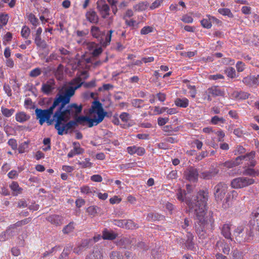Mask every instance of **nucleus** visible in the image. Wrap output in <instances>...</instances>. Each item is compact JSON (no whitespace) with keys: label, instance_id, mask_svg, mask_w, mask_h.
Returning a JSON list of instances; mask_svg holds the SVG:
<instances>
[{"label":"nucleus","instance_id":"48","mask_svg":"<svg viewBox=\"0 0 259 259\" xmlns=\"http://www.w3.org/2000/svg\"><path fill=\"white\" fill-rule=\"evenodd\" d=\"M73 151L75 152L77 155L82 154L84 150L83 148L80 147V145L78 142H73Z\"/></svg>","mask_w":259,"mask_h":259},{"label":"nucleus","instance_id":"15","mask_svg":"<svg viewBox=\"0 0 259 259\" xmlns=\"http://www.w3.org/2000/svg\"><path fill=\"white\" fill-rule=\"evenodd\" d=\"M232 224L226 223L223 225L221 228V234L227 239L233 241V235H231V228Z\"/></svg>","mask_w":259,"mask_h":259},{"label":"nucleus","instance_id":"36","mask_svg":"<svg viewBox=\"0 0 259 259\" xmlns=\"http://www.w3.org/2000/svg\"><path fill=\"white\" fill-rule=\"evenodd\" d=\"M163 215H160L158 213H150L148 214L147 219L149 221H156L163 220Z\"/></svg>","mask_w":259,"mask_h":259},{"label":"nucleus","instance_id":"55","mask_svg":"<svg viewBox=\"0 0 259 259\" xmlns=\"http://www.w3.org/2000/svg\"><path fill=\"white\" fill-rule=\"evenodd\" d=\"M12 34L10 32H8L6 33V34L3 37V44L4 45H7V42L11 41L12 39Z\"/></svg>","mask_w":259,"mask_h":259},{"label":"nucleus","instance_id":"49","mask_svg":"<svg viewBox=\"0 0 259 259\" xmlns=\"http://www.w3.org/2000/svg\"><path fill=\"white\" fill-rule=\"evenodd\" d=\"M30 34V29L27 26H24L22 27L21 31V36L27 39L29 36V35Z\"/></svg>","mask_w":259,"mask_h":259},{"label":"nucleus","instance_id":"35","mask_svg":"<svg viewBox=\"0 0 259 259\" xmlns=\"http://www.w3.org/2000/svg\"><path fill=\"white\" fill-rule=\"evenodd\" d=\"M244 170L243 171V175L245 176H249L251 177H255L256 176V172L254 169L251 167L245 165L243 167Z\"/></svg>","mask_w":259,"mask_h":259},{"label":"nucleus","instance_id":"30","mask_svg":"<svg viewBox=\"0 0 259 259\" xmlns=\"http://www.w3.org/2000/svg\"><path fill=\"white\" fill-rule=\"evenodd\" d=\"M34 36V43L38 48H40L42 49H45L47 47V44L46 41L41 38V36Z\"/></svg>","mask_w":259,"mask_h":259},{"label":"nucleus","instance_id":"64","mask_svg":"<svg viewBox=\"0 0 259 259\" xmlns=\"http://www.w3.org/2000/svg\"><path fill=\"white\" fill-rule=\"evenodd\" d=\"M91 180L95 182H101L103 178L100 175H94L91 177Z\"/></svg>","mask_w":259,"mask_h":259},{"label":"nucleus","instance_id":"50","mask_svg":"<svg viewBox=\"0 0 259 259\" xmlns=\"http://www.w3.org/2000/svg\"><path fill=\"white\" fill-rule=\"evenodd\" d=\"M131 104L135 108H141L144 105V100L142 99H135L131 101Z\"/></svg>","mask_w":259,"mask_h":259},{"label":"nucleus","instance_id":"8","mask_svg":"<svg viewBox=\"0 0 259 259\" xmlns=\"http://www.w3.org/2000/svg\"><path fill=\"white\" fill-rule=\"evenodd\" d=\"M97 10L101 17L105 19L110 15V8L105 0H98L96 3Z\"/></svg>","mask_w":259,"mask_h":259},{"label":"nucleus","instance_id":"19","mask_svg":"<svg viewBox=\"0 0 259 259\" xmlns=\"http://www.w3.org/2000/svg\"><path fill=\"white\" fill-rule=\"evenodd\" d=\"M85 259H103L102 250L99 247H94L92 252L85 257Z\"/></svg>","mask_w":259,"mask_h":259},{"label":"nucleus","instance_id":"11","mask_svg":"<svg viewBox=\"0 0 259 259\" xmlns=\"http://www.w3.org/2000/svg\"><path fill=\"white\" fill-rule=\"evenodd\" d=\"M46 220L53 225L57 227L63 224L64 219L62 215L54 214L47 217Z\"/></svg>","mask_w":259,"mask_h":259},{"label":"nucleus","instance_id":"13","mask_svg":"<svg viewBox=\"0 0 259 259\" xmlns=\"http://www.w3.org/2000/svg\"><path fill=\"white\" fill-rule=\"evenodd\" d=\"M55 85L54 79H49L46 83L42 84L41 91L45 95H49L55 89Z\"/></svg>","mask_w":259,"mask_h":259},{"label":"nucleus","instance_id":"47","mask_svg":"<svg viewBox=\"0 0 259 259\" xmlns=\"http://www.w3.org/2000/svg\"><path fill=\"white\" fill-rule=\"evenodd\" d=\"M29 142L25 141L21 143L18 148L19 153L22 154L26 152L28 148Z\"/></svg>","mask_w":259,"mask_h":259},{"label":"nucleus","instance_id":"43","mask_svg":"<svg viewBox=\"0 0 259 259\" xmlns=\"http://www.w3.org/2000/svg\"><path fill=\"white\" fill-rule=\"evenodd\" d=\"M218 11L223 16H227L229 18H233L234 17L233 13L228 8H220L218 9Z\"/></svg>","mask_w":259,"mask_h":259},{"label":"nucleus","instance_id":"26","mask_svg":"<svg viewBox=\"0 0 259 259\" xmlns=\"http://www.w3.org/2000/svg\"><path fill=\"white\" fill-rule=\"evenodd\" d=\"M218 173V170L215 169L204 171L200 174V177L204 179L209 180L215 176Z\"/></svg>","mask_w":259,"mask_h":259},{"label":"nucleus","instance_id":"16","mask_svg":"<svg viewBox=\"0 0 259 259\" xmlns=\"http://www.w3.org/2000/svg\"><path fill=\"white\" fill-rule=\"evenodd\" d=\"M214 22L219 23L220 20L213 16L207 15H206V18H203L201 21L200 23L203 28L209 29L212 26V23Z\"/></svg>","mask_w":259,"mask_h":259},{"label":"nucleus","instance_id":"37","mask_svg":"<svg viewBox=\"0 0 259 259\" xmlns=\"http://www.w3.org/2000/svg\"><path fill=\"white\" fill-rule=\"evenodd\" d=\"M138 224L134 223L131 220H125V227L124 229H137L139 228Z\"/></svg>","mask_w":259,"mask_h":259},{"label":"nucleus","instance_id":"22","mask_svg":"<svg viewBox=\"0 0 259 259\" xmlns=\"http://www.w3.org/2000/svg\"><path fill=\"white\" fill-rule=\"evenodd\" d=\"M117 234L113 231H109L105 228L102 231V238L104 240H113L116 238Z\"/></svg>","mask_w":259,"mask_h":259},{"label":"nucleus","instance_id":"46","mask_svg":"<svg viewBox=\"0 0 259 259\" xmlns=\"http://www.w3.org/2000/svg\"><path fill=\"white\" fill-rule=\"evenodd\" d=\"M31 218L29 217V218H26V219H23L22 220L18 221L17 222H16L15 224H14L12 226V227L13 228H17V227H21V226L25 225L31 222Z\"/></svg>","mask_w":259,"mask_h":259},{"label":"nucleus","instance_id":"62","mask_svg":"<svg viewBox=\"0 0 259 259\" xmlns=\"http://www.w3.org/2000/svg\"><path fill=\"white\" fill-rule=\"evenodd\" d=\"M113 223L115 226L120 228H124L125 227V220H114Z\"/></svg>","mask_w":259,"mask_h":259},{"label":"nucleus","instance_id":"51","mask_svg":"<svg viewBox=\"0 0 259 259\" xmlns=\"http://www.w3.org/2000/svg\"><path fill=\"white\" fill-rule=\"evenodd\" d=\"M208 88L203 92L202 93L201 95V98L203 101H211L212 100L211 99V95L209 93Z\"/></svg>","mask_w":259,"mask_h":259},{"label":"nucleus","instance_id":"23","mask_svg":"<svg viewBox=\"0 0 259 259\" xmlns=\"http://www.w3.org/2000/svg\"><path fill=\"white\" fill-rule=\"evenodd\" d=\"M9 187L13 192V196H17L22 193L23 189L19 186L17 182H12Z\"/></svg>","mask_w":259,"mask_h":259},{"label":"nucleus","instance_id":"4","mask_svg":"<svg viewBox=\"0 0 259 259\" xmlns=\"http://www.w3.org/2000/svg\"><path fill=\"white\" fill-rule=\"evenodd\" d=\"M114 31L112 29L109 30L105 36V39H103V36L105 34V30H102L99 27L96 25L92 26L90 29L91 34L93 37L100 40V43L104 47L110 45L112 35Z\"/></svg>","mask_w":259,"mask_h":259},{"label":"nucleus","instance_id":"59","mask_svg":"<svg viewBox=\"0 0 259 259\" xmlns=\"http://www.w3.org/2000/svg\"><path fill=\"white\" fill-rule=\"evenodd\" d=\"M119 117L123 122H127L131 118V116L130 114L127 112H122Z\"/></svg>","mask_w":259,"mask_h":259},{"label":"nucleus","instance_id":"21","mask_svg":"<svg viewBox=\"0 0 259 259\" xmlns=\"http://www.w3.org/2000/svg\"><path fill=\"white\" fill-rule=\"evenodd\" d=\"M241 158L236 157L234 160H228L224 163L219 164V166L226 167L227 168H231L240 165V161Z\"/></svg>","mask_w":259,"mask_h":259},{"label":"nucleus","instance_id":"34","mask_svg":"<svg viewBox=\"0 0 259 259\" xmlns=\"http://www.w3.org/2000/svg\"><path fill=\"white\" fill-rule=\"evenodd\" d=\"M80 192L82 194H85L88 196H92L94 195L95 191L93 188L90 187L88 185H84L80 188Z\"/></svg>","mask_w":259,"mask_h":259},{"label":"nucleus","instance_id":"12","mask_svg":"<svg viewBox=\"0 0 259 259\" xmlns=\"http://www.w3.org/2000/svg\"><path fill=\"white\" fill-rule=\"evenodd\" d=\"M238 195V192L235 190H231L228 192L223 204V206L225 208L230 207L232 202L237 199Z\"/></svg>","mask_w":259,"mask_h":259},{"label":"nucleus","instance_id":"53","mask_svg":"<svg viewBox=\"0 0 259 259\" xmlns=\"http://www.w3.org/2000/svg\"><path fill=\"white\" fill-rule=\"evenodd\" d=\"M41 73V70L40 68L37 67L31 70L29 74L31 77H36L39 76Z\"/></svg>","mask_w":259,"mask_h":259},{"label":"nucleus","instance_id":"29","mask_svg":"<svg viewBox=\"0 0 259 259\" xmlns=\"http://www.w3.org/2000/svg\"><path fill=\"white\" fill-rule=\"evenodd\" d=\"M27 18L33 28H36L39 24L38 18L32 13L26 14Z\"/></svg>","mask_w":259,"mask_h":259},{"label":"nucleus","instance_id":"38","mask_svg":"<svg viewBox=\"0 0 259 259\" xmlns=\"http://www.w3.org/2000/svg\"><path fill=\"white\" fill-rule=\"evenodd\" d=\"M1 112L3 115L4 116L6 117H10L14 113L15 109L13 108L8 109L4 106H2Z\"/></svg>","mask_w":259,"mask_h":259},{"label":"nucleus","instance_id":"45","mask_svg":"<svg viewBox=\"0 0 259 259\" xmlns=\"http://www.w3.org/2000/svg\"><path fill=\"white\" fill-rule=\"evenodd\" d=\"M110 259H124L123 254L119 251H112L109 254Z\"/></svg>","mask_w":259,"mask_h":259},{"label":"nucleus","instance_id":"32","mask_svg":"<svg viewBox=\"0 0 259 259\" xmlns=\"http://www.w3.org/2000/svg\"><path fill=\"white\" fill-rule=\"evenodd\" d=\"M100 210V208L96 205L90 206L86 209V211L88 213V215L92 217H95Z\"/></svg>","mask_w":259,"mask_h":259},{"label":"nucleus","instance_id":"6","mask_svg":"<svg viewBox=\"0 0 259 259\" xmlns=\"http://www.w3.org/2000/svg\"><path fill=\"white\" fill-rule=\"evenodd\" d=\"M254 183V179L247 177H242L234 179L231 181V186L234 189H240L246 187Z\"/></svg>","mask_w":259,"mask_h":259},{"label":"nucleus","instance_id":"58","mask_svg":"<svg viewBox=\"0 0 259 259\" xmlns=\"http://www.w3.org/2000/svg\"><path fill=\"white\" fill-rule=\"evenodd\" d=\"M3 90L8 97H11L12 96V90L9 84L4 83Z\"/></svg>","mask_w":259,"mask_h":259},{"label":"nucleus","instance_id":"61","mask_svg":"<svg viewBox=\"0 0 259 259\" xmlns=\"http://www.w3.org/2000/svg\"><path fill=\"white\" fill-rule=\"evenodd\" d=\"M233 259H243V254L242 252L236 250L233 252Z\"/></svg>","mask_w":259,"mask_h":259},{"label":"nucleus","instance_id":"52","mask_svg":"<svg viewBox=\"0 0 259 259\" xmlns=\"http://www.w3.org/2000/svg\"><path fill=\"white\" fill-rule=\"evenodd\" d=\"M154 31V28L150 26H146L143 27L140 31V33L142 35L148 34Z\"/></svg>","mask_w":259,"mask_h":259},{"label":"nucleus","instance_id":"2","mask_svg":"<svg viewBox=\"0 0 259 259\" xmlns=\"http://www.w3.org/2000/svg\"><path fill=\"white\" fill-rule=\"evenodd\" d=\"M177 198L181 202H185L189 208V212L194 214L196 232L200 238L206 237V230L208 225V220L205 217L207 212L206 204L208 199V193L203 190L199 191L195 198L191 201L186 198L185 190L179 189Z\"/></svg>","mask_w":259,"mask_h":259},{"label":"nucleus","instance_id":"18","mask_svg":"<svg viewBox=\"0 0 259 259\" xmlns=\"http://www.w3.org/2000/svg\"><path fill=\"white\" fill-rule=\"evenodd\" d=\"M250 225L255 227L259 230V207L255 209L251 213V218L249 222Z\"/></svg>","mask_w":259,"mask_h":259},{"label":"nucleus","instance_id":"28","mask_svg":"<svg viewBox=\"0 0 259 259\" xmlns=\"http://www.w3.org/2000/svg\"><path fill=\"white\" fill-rule=\"evenodd\" d=\"M189 101L185 97L183 98H177L175 101V104L177 107L185 108L189 105Z\"/></svg>","mask_w":259,"mask_h":259},{"label":"nucleus","instance_id":"7","mask_svg":"<svg viewBox=\"0 0 259 259\" xmlns=\"http://www.w3.org/2000/svg\"><path fill=\"white\" fill-rule=\"evenodd\" d=\"M228 186L224 183H219L214 187L213 194L217 201H221L228 192Z\"/></svg>","mask_w":259,"mask_h":259},{"label":"nucleus","instance_id":"14","mask_svg":"<svg viewBox=\"0 0 259 259\" xmlns=\"http://www.w3.org/2000/svg\"><path fill=\"white\" fill-rule=\"evenodd\" d=\"M127 152L130 155L137 154V155L142 156L145 154L146 150L144 148L137 145H133L127 147L126 148Z\"/></svg>","mask_w":259,"mask_h":259},{"label":"nucleus","instance_id":"54","mask_svg":"<svg viewBox=\"0 0 259 259\" xmlns=\"http://www.w3.org/2000/svg\"><path fill=\"white\" fill-rule=\"evenodd\" d=\"M245 152L246 149L243 146L238 145L235 148V149L234 151V155H237L244 154Z\"/></svg>","mask_w":259,"mask_h":259},{"label":"nucleus","instance_id":"5","mask_svg":"<svg viewBox=\"0 0 259 259\" xmlns=\"http://www.w3.org/2000/svg\"><path fill=\"white\" fill-rule=\"evenodd\" d=\"M250 236L247 229L240 226L237 227L234 229L233 233V241H236L239 243H242L248 242L250 240Z\"/></svg>","mask_w":259,"mask_h":259},{"label":"nucleus","instance_id":"20","mask_svg":"<svg viewBox=\"0 0 259 259\" xmlns=\"http://www.w3.org/2000/svg\"><path fill=\"white\" fill-rule=\"evenodd\" d=\"M209 93L213 97H223L225 95V92L220 87L213 85L208 88Z\"/></svg>","mask_w":259,"mask_h":259},{"label":"nucleus","instance_id":"10","mask_svg":"<svg viewBox=\"0 0 259 259\" xmlns=\"http://www.w3.org/2000/svg\"><path fill=\"white\" fill-rule=\"evenodd\" d=\"M186 178L190 181L195 182L199 176L198 170L193 167H189L185 172Z\"/></svg>","mask_w":259,"mask_h":259},{"label":"nucleus","instance_id":"60","mask_svg":"<svg viewBox=\"0 0 259 259\" xmlns=\"http://www.w3.org/2000/svg\"><path fill=\"white\" fill-rule=\"evenodd\" d=\"M236 67L238 72H242L245 69V64L242 61H238L236 64Z\"/></svg>","mask_w":259,"mask_h":259},{"label":"nucleus","instance_id":"56","mask_svg":"<svg viewBox=\"0 0 259 259\" xmlns=\"http://www.w3.org/2000/svg\"><path fill=\"white\" fill-rule=\"evenodd\" d=\"M8 144L11 147V148L16 150L18 148V144L16 139H10L8 140Z\"/></svg>","mask_w":259,"mask_h":259},{"label":"nucleus","instance_id":"57","mask_svg":"<svg viewBox=\"0 0 259 259\" xmlns=\"http://www.w3.org/2000/svg\"><path fill=\"white\" fill-rule=\"evenodd\" d=\"M9 16L8 14H2L0 15V22L3 25H6L9 20Z\"/></svg>","mask_w":259,"mask_h":259},{"label":"nucleus","instance_id":"31","mask_svg":"<svg viewBox=\"0 0 259 259\" xmlns=\"http://www.w3.org/2000/svg\"><path fill=\"white\" fill-rule=\"evenodd\" d=\"M102 238V235L100 234L95 235L92 239H85L82 242L83 246H89V244H92L93 243L98 242Z\"/></svg>","mask_w":259,"mask_h":259},{"label":"nucleus","instance_id":"44","mask_svg":"<svg viewBox=\"0 0 259 259\" xmlns=\"http://www.w3.org/2000/svg\"><path fill=\"white\" fill-rule=\"evenodd\" d=\"M226 122V120L223 117H219L218 116H213L211 119L210 122L213 125H217L219 123H224Z\"/></svg>","mask_w":259,"mask_h":259},{"label":"nucleus","instance_id":"3","mask_svg":"<svg viewBox=\"0 0 259 259\" xmlns=\"http://www.w3.org/2000/svg\"><path fill=\"white\" fill-rule=\"evenodd\" d=\"M71 84L74 87H69L66 88L64 91L60 90L57 94V96L66 106L70 104L69 103L71 97L74 95L75 90L83 85V81H82L80 77H77L72 80Z\"/></svg>","mask_w":259,"mask_h":259},{"label":"nucleus","instance_id":"42","mask_svg":"<svg viewBox=\"0 0 259 259\" xmlns=\"http://www.w3.org/2000/svg\"><path fill=\"white\" fill-rule=\"evenodd\" d=\"M74 222H71L68 225L64 226L62 229V232L64 234H68L72 232L74 229Z\"/></svg>","mask_w":259,"mask_h":259},{"label":"nucleus","instance_id":"9","mask_svg":"<svg viewBox=\"0 0 259 259\" xmlns=\"http://www.w3.org/2000/svg\"><path fill=\"white\" fill-rule=\"evenodd\" d=\"M255 154V151H251L250 152L246 153L245 155L237 156V157L241 158L240 161V164L243 163V161H244L246 162L245 165L254 167L256 164V161L254 159Z\"/></svg>","mask_w":259,"mask_h":259},{"label":"nucleus","instance_id":"33","mask_svg":"<svg viewBox=\"0 0 259 259\" xmlns=\"http://www.w3.org/2000/svg\"><path fill=\"white\" fill-rule=\"evenodd\" d=\"M162 130L165 133V135L170 136L172 135L174 132H178L179 130V127L177 126L173 128L171 125H166L163 127Z\"/></svg>","mask_w":259,"mask_h":259},{"label":"nucleus","instance_id":"24","mask_svg":"<svg viewBox=\"0 0 259 259\" xmlns=\"http://www.w3.org/2000/svg\"><path fill=\"white\" fill-rule=\"evenodd\" d=\"M187 239L185 242V245L188 249L193 250L194 249V236L190 232H187L186 235Z\"/></svg>","mask_w":259,"mask_h":259},{"label":"nucleus","instance_id":"41","mask_svg":"<svg viewBox=\"0 0 259 259\" xmlns=\"http://www.w3.org/2000/svg\"><path fill=\"white\" fill-rule=\"evenodd\" d=\"M227 76L231 78H234L236 77V73L235 69L232 67L226 68L224 70Z\"/></svg>","mask_w":259,"mask_h":259},{"label":"nucleus","instance_id":"40","mask_svg":"<svg viewBox=\"0 0 259 259\" xmlns=\"http://www.w3.org/2000/svg\"><path fill=\"white\" fill-rule=\"evenodd\" d=\"M147 7V3L141 2L135 5L133 8L135 11L141 12L144 11Z\"/></svg>","mask_w":259,"mask_h":259},{"label":"nucleus","instance_id":"27","mask_svg":"<svg viewBox=\"0 0 259 259\" xmlns=\"http://www.w3.org/2000/svg\"><path fill=\"white\" fill-rule=\"evenodd\" d=\"M242 82L249 87H252L254 85H257L256 79L255 78V76H247L243 78Z\"/></svg>","mask_w":259,"mask_h":259},{"label":"nucleus","instance_id":"39","mask_svg":"<svg viewBox=\"0 0 259 259\" xmlns=\"http://www.w3.org/2000/svg\"><path fill=\"white\" fill-rule=\"evenodd\" d=\"M77 164L79 165L81 168H91L93 166V163L90 162V158H85L84 161H78Z\"/></svg>","mask_w":259,"mask_h":259},{"label":"nucleus","instance_id":"17","mask_svg":"<svg viewBox=\"0 0 259 259\" xmlns=\"http://www.w3.org/2000/svg\"><path fill=\"white\" fill-rule=\"evenodd\" d=\"M87 21L93 24H97L99 21V18L97 13L93 10L87 11L85 14Z\"/></svg>","mask_w":259,"mask_h":259},{"label":"nucleus","instance_id":"25","mask_svg":"<svg viewBox=\"0 0 259 259\" xmlns=\"http://www.w3.org/2000/svg\"><path fill=\"white\" fill-rule=\"evenodd\" d=\"M30 118L29 115L23 111L18 112L15 115L16 120L20 123L28 121Z\"/></svg>","mask_w":259,"mask_h":259},{"label":"nucleus","instance_id":"63","mask_svg":"<svg viewBox=\"0 0 259 259\" xmlns=\"http://www.w3.org/2000/svg\"><path fill=\"white\" fill-rule=\"evenodd\" d=\"M124 256L126 259H136L137 258L135 253L130 251H126L124 252Z\"/></svg>","mask_w":259,"mask_h":259},{"label":"nucleus","instance_id":"1","mask_svg":"<svg viewBox=\"0 0 259 259\" xmlns=\"http://www.w3.org/2000/svg\"><path fill=\"white\" fill-rule=\"evenodd\" d=\"M82 106L76 103L66 105L56 95L52 105L47 109L36 108V118L40 125L46 122L48 125L54 124L59 135L68 134L69 131L79 125L92 127L101 122L107 112L98 101L93 102L90 113L93 118L87 116H78L81 112Z\"/></svg>","mask_w":259,"mask_h":259}]
</instances>
